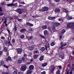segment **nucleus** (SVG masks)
Here are the masks:
<instances>
[{
  "label": "nucleus",
  "instance_id": "nucleus-1",
  "mask_svg": "<svg viewBox=\"0 0 74 74\" xmlns=\"http://www.w3.org/2000/svg\"><path fill=\"white\" fill-rule=\"evenodd\" d=\"M74 26L73 23H67V27L68 28H71V29H73V27Z\"/></svg>",
  "mask_w": 74,
  "mask_h": 74
},
{
  "label": "nucleus",
  "instance_id": "nucleus-2",
  "mask_svg": "<svg viewBox=\"0 0 74 74\" xmlns=\"http://www.w3.org/2000/svg\"><path fill=\"white\" fill-rule=\"evenodd\" d=\"M16 11L19 13V14H22L23 12V10L22 8H18L16 10Z\"/></svg>",
  "mask_w": 74,
  "mask_h": 74
},
{
  "label": "nucleus",
  "instance_id": "nucleus-3",
  "mask_svg": "<svg viewBox=\"0 0 74 74\" xmlns=\"http://www.w3.org/2000/svg\"><path fill=\"white\" fill-rule=\"evenodd\" d=\"M8 40H9V41L8 42V41H6L5 43V44L6 45H7L8 44L9 45H11V42H10L11 41V36L10 35V36L8 37Z\"/></svg>",
  "mask_w": 74,
  "mask_h": 74
},
{
  "label": "nucleus",
  "instance_id": "nucleus-4",
  "mask_svg": "<svg viewBox=\"0 0 74 74\" xmlns=\"http://www.w3.org/2000/svg\"><path fill=\"white\" fill-rule=\"evenodd\" d=\"M17 4H18V3H12L11 4H8L7 5L8 6V7H10V6H11V7H16L17 6Z\"/></svg>",
  "mask_w": 74,
  "mask_h": 74
},
{
  "label": "nucleus",
  "instance_id": "nucleus-5",
  "mask_svg": "<svg viewBox=\"0 0 74 74\" xmlns=\"http://www.w3.org/2000/svg\"><path fill=\"white\" fill-rule=\"evenodd\" d=\"M60 57H61L62 59H64V53L63 52H61L60 53Z\"/></svg>",
  "mask_w": 74,
  "mask_h": 74
},
{
  "label": "nucleus",
  "instance_id": "nucleus-6",
  "mask_svg": "<svg viewBox=\"0 0 74 74\" xmlns=\"http://www.w3.org/2000/svg\"><path fill=\"white\" fill-rule=\"evenodd\" d=\"M17 53L21 54L22 52V49L21 48H19L17 49Z\"/></svg>",
  "mask_w": 74,
  "mask_h": 74
},
{
  "label": "nucleus",
  "instance_id": "nucleus-7",
  "mask_svg": "<svg viewBox=\"0 0 74 74\" xmlns=\"http://www.w3.org/2000/svg\"><path fill=\"white\" fill-rule=\"evenodd\" d=\"M43 11H48V10H49V8L46 6L43 7L42 8Z\"/></svg>",
  "mask_w": 74,
  "mask_h": 74
},
{
  "label": "nucleus",
  "instance_id": "nucleus-8",
  "mask_svg": "<svg viewBox=\"0 0 74 74\" xmlns=\"http://www.w3.org/2000/svg\"><path fill=\"white\" fill-rule=\"evenodd\" d=\"M27 67L25 65L22 66L21 67V70L22 71H25Z\"/></svg>",
  "mask_w": 74,
  "mask_h": 74
},
{
  "label": "nucleus",
  "instance_id": "nucleus-9",
  "mask_svg": "<svg viewBox=\"0 0 74 74\" xmlns=\"http://www.w3.org/2000/svg\"><path fill=\"white\" fill-rule=\"evenodd\" d=\"M68 15L69 14L67 13V15L66 16V17L67 18L68 20H71V19H73V17L69 16Z\"/></svg>",
  "mask_w": 74,
  "mask_h": 74
},
{
  "label": "nucleus",
  "instance_id": "nucleus-10",
  "mask_svg": "<svg viewBox=\"0 0 74 74\" xmlns=\"http://www.w3.org/2000/svg\"><path fill=\"white\" fill-rule=\"evenodd\" d=\"M51 68H52L51 71V73H53V71H54V70H55V66H53L52 65H51L50 67V69H51Z\"/></svg>",
  "mask_w": 74,
  "mask_h": 74
},
{
  "label": "nucleus",
  "instance_id": "nucleus-11",
  "mask_svg": "<svg viewBox=\"0 0 74 74\" xmlns=\"http://www.w3.org/2000/svg\"><path fill=\"white\" fill-rule=\"evenodd\" d=\"M26 25H27L28 26H29L30 27H31L32 26H33V24H32L30 23L29 22H27L26 23Z\"/></svg>",
  "mask_w": 74,
  "mask_h": 74
},
{
  "label": "nucleus",
  "instance_id": "nucleus-12",
  "mask_svg": "<svg viewBox=\"0 0 74 74\" xmlns=\"http://www.w3.org/2000/svg\"><path fill=\"white\" fill-rule=\"evenodd\" d=\"M66 45H67V43H66L64 45L61 44V46L60 47V49H64V48L63 47L66 46Z\"/></svg>",
  "mask_w": 74,
  "mask_h": 74
},
{
  "label": "nucleus",
  "instance_id": "nucleus-13",
  "mask_svg": "<svg viewBox=\"0 0 74 74\" xmlns=\"http://www.w3.org/2000/svg\"><path fill=\"white\" fill-rule=\"evenodd\" d=\"M8 60L10 61H12V60L11 59V58L9 56L6 59V61L7 62H8Z\"/></svg>",
  "mask_w": 74,
  "mask_h": 74
},
{
  "label": "nucleus",
  "instance_id": "nucleus-14",
  "mask_svg": "<svg viewBox=\"0 0 74 74\" xmlns=\"http://www.w3.org/2000/svg\"><path fill=\"white\" fill-rule=\"evenodd\" d=\"M34 69V66L33 65H30L29 67V70H32Z\"/></svg>",
  "mask_w": 74,
  "mask_h": 74
},
{
  "label": "nucleus",
  "instance_id": "nucleus-15",
  "mask_svg": "<svg viewBox=\"0 0 74 74\" xmlns=\"http://www.w3.org/2000/svg\"><path fill=\"white\" fill-rule=\"evenodd\" d=\"M56 18V17H50L49 16L48 18V19L50 20H53V19H55Z\"/></svg>",
  "mask_w": 74,
  "mask_h": 74
},
{
  "label": "nucleus",
  "instance_id": "nucleus-16",
  "mask_svg": "<svg viewBox=\"0 0 74 74\" xmlns=\"http://www.w3.org/2000/svg\"><path fill=\"white\" fill-rule=\"evenodd\" d=\"M44 34L45 36H46L48 34V31L47 30H45L44 31Z\"/></svg>",
  "mask_w": 74,
  "mask_h": 74
},
{
  "label": "nucleus",
  "instance_id": "nucleus-17",
  "mask_svg": "<svg viewBox=\"0 0 74 74\" xmlns=\"http://www.w3.org/2000/svg\"><path fill=\"white\" fill-rule=\"evenodd\" d=\"M33 36H31L29 37L28 36H26V38L27 39H28V40H32L33 38Z\"/></svg>",
  "mask_w": 74,
  "mask_h": 74
},
{
  "label": "nucleus",
  "instance_id": "nucleus-18",
  "mask_svg": "<svg viewBox=\"0 0 74 74\" xmlns=\"http://www.w3.org/2000/svg\"><path fill=\"white\" fill-rule=\"evenodd\" d=\"M54 26H60V24L58 23H56L54 24Z\"/></svg>",
  "mask_w": 74,
  "mask_h": 74
},
{
  "label": "nucleus",
  "instance_id": "nucleus-19",
  "mask_svg": "<svg viewBox=\"0 0 74 74\" xmlns=\"http://www.w3.org/2000/svg\"><path fill=\"white\" fill-rule=\"evenodd\" d=\"M55 11V12L57 13H58L60 11V9H56Z\"/></svg>",
  "mask_w": 74,
  "mask_h": 74
},
{
  "label": "nucleus",
  "instance_id": "nucleus-20",
  "mask_svg": "<svg viewBox=\"0 0 74 74\" xmlns=\"http://www.w3.org/2000/svg\"><path fill=\"white\" fill-rule=\"evenodd\" d=\"M33 73V71L30 70H29L27 72L26 74H31Z\"/></svg>",
  "mask_w": 74,
  "mask_h": 74
},
{
  "label": "nucleus",
  "instance_id": "nucleus-21",
  "mask_svg": "<svg viewBox=\"0 0 74 74\" xmlns=\"http://www.w3.org/2000/svg\"><path fill=\"white\" fill-rule=\"evenodd\" d=\"M34 48V46H30L29 48V49L31 51H32L33 50V49Z\"/></svg>",
  "mask_w": 74,
  "mask_h": 74
},
{
  "label": "nucleus",
  "instance_id": "nucleus-22",
  "mask_svg": "<svg viewBox=\"0 0 74 74\" xmlns=\"http://www.w3.org/2000/svg\"><path fill=\"white\" fill-rule=\"evenodd\" d=\"M44 59V56H41L39 58V60L40 61H42Z\"/></svg>",
  "mask_w": 74,
  "mask_h": 74
},
{
  "label": "nucleus",
  "instance_id": "nucleus-23",
  "mask_svg": "<svg viewBox=\"0 0 74 74\" xmlns=\"http://www.w3.org/2000/svg\"><path fill=\"white\" fill-rule=\"evenodd\" d=\"M48 28V27L47 25H43L42 27V29H46Z\"/></svg>",
  "mask_w": 74,
  "mask_h": 74
},
{
  "label": "nucleus",
  "instance_id": "nucleus-24",
  "mask_svg": "<svg viewBox=\"0 0 74 74\" xmlns=\"http://www.w3.org/2000/svg\"><path fill=\"white\" fill-rule=\"evenodd\" d=\"M47 65V63H43L42 64V67H45Z\"/></svg>",
  "mask_w": 74,
  "mask_h": 74
},
{
  "label": "nucleus",
  "instance_id": "nucleus-25",
  "mask_svg": "<svg viewBox=\"0 0 74 74\" xmlns=\"http://www.w3.org/2000/svg\"><path fill=\"white\" fill-rule=\"evenodd\" d=\"M41 50L42 52H43V51H45V48L44 47H42L41 49Z\"/></svg>",
  "mask_w": 74,
  "mask_h": 74
},
{
  "label": "nucleus",
  "instance_id": "nucleus-26",
  "mask_svg": "<svg viewBox=\"0 0 74 74\" xmlns=\"http://www.w3.org/2000/svg\"><path fill=\"white\" fill-rule=\"evenodd\" d=\"M47 48H49V44H48L47 45V46H45L46 50H47Z\"/></svg>",
  "mask_w": 74,
  "mask_h": 74
},
{
  "label": "nucleus",
  "instance_id": "nucleus-27",
  "mask_svg": "<svg viewBox=\"0 0 74 74\" xmlns=\"http://www.w3.org/2000/svg\"><path fill=\"white\" fill-rule=\"evenodd\" d=\"M65 32H66V30L64 29H63L61 31V33L62 34H64V33Z\"/></svg>",
  "mask_w": 74,
  "mask_h": 74
},
{
  "label": "nucleus",
  "instance_id": "nucleus-28",
  "mask_svg": "<svg viewBox=\"0 0 74 74\" xmlns=\"http://www.w3.org/2000/svg\"><path fill=\"white\" fill-rule=\"evenodd\" d=\"M22 60H19L17 61V63L19 64H20L21 63H22Z\"/></svg>",
  "mask_w": 74,
  "mask_h": 74
},
{
  "label": "nucleus",
  "instance_id": "nucleus-29",
  "mask_svg": "<svg viewBox=\"0 0 74 74\" xmlns=\"http://www.w3.org/2000/svg\"><path fill=\"white\" fill-rule=\"evenodd\" d=\"M38 56V55H35L34 56V59H37Z\"/></svg>",
  "mask_w": 74,
  "mask_h": 74
},
{
  "label": "nucleus",
  "instance_id": "nucleus-30",
  "mask_svg": "<svg viewBox=\"0 0 74 74\" xmlns=\"http://www.w3.org/2000/svg\"><path fill=\"white\" fill-rule=\"evenodd\" d=\"M63 11L64 12H66V13L69 12V11H67V10H66V9H63Z\"/></svg>",
  "mask_w": 74,
  "mask_h": 74
},
{
  "label": "nucleus",
  "instance_id": "nucleus-31",
  "mask_svg": "<svg viewBox=\"0 0 74 74\" xmlns=\"http://www.w3.org/2000/svg\"><path fill=\"white\" fill-rule=\"evenodd\" d=\"M14 31L15 32H16V31L17 30V27H16V26H15V27H14Z\"/></svg>",
  "mask_w": 74,
  "mask_h": 74
},
{
  "label": "nucleus",
  "instance_id": "nucleus-32",
  "mask_svg": "<svg viewBox=\"0 0 74 74\" xmlns=\"http://www.w3.org/2000/svg\"><path fill=\"white\" fill-rule=\"evenodd\" d=\"M52 29L53 30V31H54V32H55V26H53Z\"/></svg>",
  "mask_w": 74,
  "mask_h": 74
},
{
  "label": "nucleus",
  "instance_id": "nucleus-33",
  "mask_svg": "<svg viewBox=\"0 0 74 74\" xmlns=\"http://www.w3.org/2000/svg\"><path fill=\"white\" fill-rule=\"evenodd\" d=\"M4 64V61H2L0 62V64L1 66Z\"/></svg>",
  "mask_w": 74,
  "mask_h": 74
},
{
  "label": "nucleus",
  "instance_id": "nucleus-34",
  "mask_svg": "<svg viewBox=\"0 0 74 74\" xmlns=\"http://www.w3.org/2000/svg\"><path fill=\"white\" fill-rule=\"evenodd\" d=\"M56 74H60V70H58L56 73Z\"/></svg>",
  "mask_w": 74,
  "mask_h": 74
},
{
  "label": "nucleus",
  "instance_id": "nucleus-35",
  "mask_svg": "<svg viewBox=\"0 0 74 74\" xmlns=\"http://www.w3.org/2000/svg\"><path fill=\"white\" fill-rule=\"evenodd\" d=\"M25 31H26V29H22L21 30L20 32H25Z\"/></svg>",
  "mask_w": 74,
  "mask_h": 74
},
{
  "label": "nucleus",
  "instance_id": "nucleus-36",
  "mask_svg": "<svg viewBox=\"0 0 74 74\" xmlns=\"http://www.w3.org/2000/svg\"><path fill=\"white\" fill-rule=\"evenodd\" d=\"M38 11H39L40 12H43L44 11L42 8V9L38 10Z\"/></svg>",
  "mask_w": 74,
  "mask_h": 74
},
{
  "label": "nucleus",
  "instance_id": "nucleus-37",
  "mask_svg": "<svg viewBox=\"0 0 74 74\" xmlns=\"http://www.w3.org/2000/svg\"><path fill=\"white\" fill-rule=\"evenodd\" d=\"M55 44V42H52L51 43V46H53V45H54Z\"/></svg>",
  "mask_w": 74,
  "mask_h": 74
},
{
  "label": "nucleus",
  "instance_id": "nucleus-38",
  "mask_svg": "<svg viewBox=\"0 0 74 74\" xmlns=\"http://www.w3.org/2000/svg\"><path fill=\"white\" fill-rule=\"evenodd\" d=\"M17 21H19V22H21L22 21V19H19V18H17Z\"/></svg>",
  "mask_w": 74,
  "mask_h": 74
},
{
  "label": "nucleus",
  "instance_id": "nucleus-39",
  "mask_svg": "<svg viewBox=\"0 0 74 74\" xmlns=\"http://www.w3.org/2000/svg\"><path fill=\"white\" fill-rule=\"evenodd\" d=\"M24 37H25V36L24 35H22L21 36V38H23Z\"/></svg>",
  "mask_w": 74,
  "mask_h": 74
},
{
  "label": "nucleus",
  "instance_id": "nucleus-40",
  "mask_svg": "<svg viewBox=\"0 0 74 74\" xmlns=\"http://www.w3.org/2000/svg\"><path fill=\"white\" fill-rule=\"evenodd\" d=\"M40 37L41 38H45V36H43L42 35H40Z\"/></svg>",
  "mask_w": 74,
  "mask_h": 74
},
{
  "label": "nucleus",
  "instance_id": "nucleus-41",
  "mask_svg": "<svg viewBox=\"0 0 74 74\" xmlns=\"http://www.w3.org/2000/svg\"><path fill=\"white\" fill-rule=\"evenodd\" d=\"M4 15V13L1 12L0 13V16H3Z\"/></svg>",
  "mask_w": 74,
  "mask_h": 74
},
{
  "label": "nucleus",
  "instance_id": "nucleus-42",
  "mask_svg": "<svg viewBox=\"0 0 74 74\" xmlns=\"http://www.w3.org/2000/svg\"><path fill=\"white\" fill-rule=\"evenodd\" d=\"M13 74H17V71H14Z\"/></svg>",
  "mask_w": 74,
  "mask_h": 74
},
{
  "label": "nucleus",
  "instance_id": "nucleus-43",
  "mask_svg": "<svg viewBox=\"0 0 74 74\" xmlns=\"http://www.w3.org/2000/svg\"><path fill=\"white\" fill-rule=\"evenodd\" d=\"M29 32H32L33 31V29L32 28H30L28 29Z\"/></svg>",
  "mask_w": 74,
  "mask_h": 74
},
{
  "label": "nucleus",
  "instance_id": "nucleus-44",
  "mask_svg": "<svg viewBox=\"0 0 74 74\" xmlns=\"http://www.w3.org/2000/svg\"><path fill=\"white\" fill-rule=\"evenodd\" d=\"M35 53H39V51H38V50L35 51Z\"/></svg>",
  "mask_w": 74,
  "mask_h": 74
},
{
  "label": "nucleus",
  "instance_id": "nucleus-45",
  "mask_svg": "<svg viewBox=\"0 0 74 74\" xmlns=\"http://www.w3.org/2000/svg\"><path fill=\"white\" fill-rule=\"evenodd\" d=\"M59 21H63V19L62 18H60L58 19Z\"/></svg>",
  "mask_w": 74,
  "mask_h": 74
},
{
  "label": "nucleus",
  "instance_id": "nucleus-46",
  "mask_svg": "<svg viewBox=\"0 0 74 74\" xmlns=\"http://www.w3.org/2000/svg\"><path fill=\"white\" fill-rule=\"evenodd\" d=\"M1 39H3V40H5V37L3 36H2L1 37Z\"/></svg>",
  "mask_w": 74,
  "mask_h": 74
},
{
  "label": "nucleus",
  "instance_id": "nucleus-47",
  "mask_svg": "<svg viewBox=\"0 0 74 74\" xmlns=\"http://www.w3.org/2000/svg\"><path fill=\"white\" fill-rule=\"evenodd\" d=\"M4 49L5 51H7V49L6 47L4 48Z\"/></svg>",
  "mask_w": 74,
  "mask_h": 74
},
{
  "label": "nucleus",
  "instance_id": "nucleus-48",
  "mask_svg": "<svg viewBox=\"0 0 74 74\" xmlns=\"http://www.w3.org/2000/svg\"><path fill=\"white\" fill-rule=\"evenodd\" d=\"M3 66H4L5 67H6L7 69H8V67L5 65H4Z\"/></svg>",
  "mask_w": 74,
  "mask_h": 74
},
{
  "label": "nucleus",
  "instance_id": "nucleus-49",
  "mask_svg": "<svg viewBox=\"0 0 74 74\" xmlns=\"http://www.w3.org/2000/svg\"><path fill=\"white\" fill-rule=\"evenodd\" d=\"M45 71H44L43 72L41 73V74H45Z\"/></svg>",
  "mask_w": 74,
  "mask_h": 74
},
{
  "label": "nucleus",
  "instance_id": "nucleus-50",
  "mask_svg": "<svg viewBox=\"0 0 74 74\" xmlns=\"http://www.w3.org/2000/svg\"><path fill=\"white\" fill-rule=\"evenodd\" d=\"M25 58L24 57H23L22 58V60H23V61H25Z\"/></svg>",
  "mask_w": 74,
  "mask_h": 74
},
{
  "label": "nucleus",
  "instance_id": "nucleus-51",
  "mask_svg": "<svg viewBox=\"0 0 74 74\" xmlns=\"http://www.w3.org/2000/svg\"><path fill=\"white\" fill-rule=\"evenodd\" d=\"M15 39H13L12 40V42H13V43H14V42H15Z\"/></svg>",
  "mask_w": 74,
  "mask_h": 74
},
{
  "label": "nucleus",
  "instance_id": "nucleus-52",
  "mask_svg": "<svg viewBox=\"0 0 74 74\" xmlns=\"http://www.w3.org/2000/svg\"><path fill=\"white\" fill-rule=\"evenodd\" d=\"M58 67H59V68L60 69H62V66H58Z\"/></svg>",
  "mask_w": 74,
  "mask_h": 74
},
{
  "label": "nucleus",
  "instance_id": "nucleus-53",
  "mask_svg": "<svg viewBox=\"0 0 74 74\" xmlns=\"http://www.w3.org/2000/svg\"><path fill=\"white\" fill-rule=\"evenodd\" d=\"M62 36H60V38H59L60 40H61L62 39Z\"/></svg>",
  "mask_w": 74,
  "mask_h": 74
},
{
  "label": "nucleus",
  "instance_id": "nucleus-54",
  "mask_svg": "<svg viewBox=\"0 0 74 74\" xmlns=\"http://www.w3.org/2000/svg\"><path fill=\"white\" fill-rule=\"evenodd\" d=\"M60 0H55V1L56 2H59V1H60Z\"/></svg>",
  "mask_w": 74,
  "mask_h": 74
},
{
  "label": "nucleus",
  "instance_id": "nucleus-55",
  "mask_svg": "<svg viewBox=\"0 0 74 74\" xmlns=\"http://www.w3.org/2000/svg\"><path fill=\"white\" fill-rule=\"evenodd\" d=\"M0 11H2V8H0Z\"/></svg>",
  "mask_w": 74,
  "mask_h": 74
},
{
  "label": "nucleus",
  "instance_id": "nucleus-56",
  "mask_svg": "<svg viewBox=\"0 0 74 74\" xmlns=\"http://www.w3.org/2000/svg\"><path fill=\"white\" fill-rule=\"evenodd\" d=\"M69 71H67L66 74H69Z\"/></svg>",
  "mask_w": 74,
  "mask_h": 74
},
{
  "label": "nucleus",
  "instance_id": "nucleus-57",
  "mask_svg": "<svg viewBox=\"0 0 74 74\" xmlns=\"http://www.w3.org/2000/svg\"><path fill=\"white\" fill-rule=\"evenodd\" d=\"M7 21H5L4 22V23H5H5H7Z\"/></svg>",
  "mask_w": 74,
  "mask_h": 74
},
{
  "label": "nucleus",
  "instance_id": "nucleus-58",
  "mask_svg": "<svg viewBox=\"0 0 74 74\" xmlns=\"http://www.w3.org/2000/svg\"><path fill=\"white\" fill-rule=\"evenodd\" d=\"M3 52L2 51H0V55H1L2 54Z\"/></svg>",
  "mask_w": 74,
  "mask_h": 74
},
{
  "label": "nucleus",
  "instance_id": "nucleus-59",
  "mask_svg": "<svg viewBox=\"0 0 74 74\" xmlns=\"http://www.w3.org/2000/svg\"><path fill=\"white\" fill-rule=\"evenodd\" d=\"M18 7H22V5H20Z\"/></svg>",
  "mask_w": 74,
  "mask_h": 74
},
{
  "label": "nucleus",
  "instance_id": "nucleus-60",
  "mask_svg": "<svg viewBox=\"0 0 74 74\" xmlns=\"http://www.w3.org/2000/svg\"><path fill=\"white\" fill-rule=\"evenodd\" d=\"M8 32V33H9V34H10V30H9V29H8L7 30Z\"/></svg>",
  "mask_w": 74,
  "mask_h": 74
},
{
  "label": "nucleus",
  "instance_id": "nucleus-61",
  "mask_svg": "<svg viewBox=\"0 0 74 74\" xmlns=\"http://www.w3.org/2000/svg\"><path fill=\"white\" fill-rule=\"evenodd\" d=\"M45 42L46 44H47V41L46 40H45Z\"/></svg>",
  "mask_w": 74,
  "mask_h": 74
},
{
  "label": "nucleus",
  "instance_id": "nucleus-62",
  "mask_svg": "<svg viewBox=\"0 0 74 74\" xmlns=\"http://www.w3.org/2000/svg\"><path fill=\"white\" fill-rule=\"evenodd\" d=\"M70 74H72V73H73L72 71H71V72H70Z\"/></svg>",
  "mask_w": 74,
  "mask_h": 74
},
{
  "label": "nucleus",
  "instance_id": "nucleus-63",
  "mask_svg": "<svg viewBox=\"0 0 74 74\" xmlns=\"http://www.w3.org/2000/svg\"><path fill=\"white\" fill-rule=\"evenodd\" d=\"M6 73H4V72H3L2 73V74H6Z\"/></svg>",
  "mask_w": 74,
  "mask_h": 74
},
{
  "label": "nucleus",
  "instance_id": "nucleus-64",
  "mask_svg": "<svg viewBox=\"0 0 74 74\" xmlns=\"http://www.w3.org/2000/svg\"><path fill=\"white\" fill-rule=\"evenodd\" d=\"M19 74H22V72H19L18 73Z\"/></svg>",
  "mask_w": 74,
  "mask_h": 74
}]
</instances>
